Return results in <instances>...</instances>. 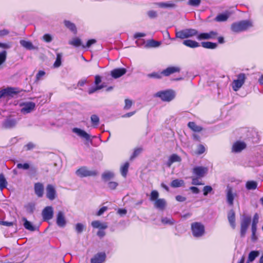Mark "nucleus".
<instances>
[{
	"mask_svg": "<svg viewBox=\"0 0 263 263\" xmlns=\"http://www.w3.org/2000/svg\"><path fill=\"white\" fill-rule=\"evenodd\" d=\"M97 174L96 171H90L86 166H81L76 171V174L81 178L95 176Z\"/></svg>",
	"mask_w": 263,
	"mask_h": 263,
	"instance_id": "7",
	"label": "nucleus"
},
{
	"mask_svg": "<svg viewBox=\"0 0 263 263\" xmlns=\"http://www.w3.org/2000/svg\"><path fill=\"white\" fill-rule=\"evenodd\" d=\"M252 26V23L250 21L244 20L233 23L231 26V29L233 32L238 33L244 31Z\"/></svg>",
	"mask_w": 263,
	"mask_h": 263,
	"instance_id": "2",
	"label": "nucleus"
},
{
	"mask_svg": "<svg viewBox=\"0 0 263 263\" xmlns=\"http://www.w3.org/2000/svg\"><path fill=\"white\" fill-rule=\"evenodd\" d=\"M7 99H10L14 97L19 92V90L17 88L7 87L6 88Z\"/></svg>",
	"mask_w": 263,
	"mask_h": 263,
	"instance_id": "25",
	"label": "nucleus"
},
{
	"mask_svg": "<svg viewBox=\"0 0 263 263\" xmlns=\"http://www.w3.org/2000/svg\"><path fill=\"white\" fill-rule=\"evenodd\" d=\"M125 105L124 106V109L125 110H128L130 108V107L133 105V101L129 99H125Z\"/></svg>",
	"mask_w": 263,
	"mask_h": 263,
	"instance_id": "47",
	"label": "nucleus"
},
{
	"mask_svg": "<svg viewBox=\"0 0 263 263\" xmlns=\"http://www.w3.org/2000/svg\"><path fill=\"white\" fill-rule=\"evenodd\" d=\"M229 18V15L227 13H220L216 16L215 20L216 22H224L226 21Z\"/></svg>",
	"mask_w": 263,
	"mask_h": 263,
	"instance_id": "34",
	"label": "nucleus"
},
{
	"mask_svg": "<svg viewBox=\"0 0 263 263\" xmlns=\"http://www.w3.org/2000/svg\"><path fill=\"white\" fill-rule=\"evenodd\" d=\"M157 5L159 7L165 8H172L175 6V4H174L173 3H172L171 2H168V3L161 2V3H157Z\"/></svg>",
	"mask_w": 263,
	"mask_h": 263,
	"instance_id": "44",
	"label": "nucleus"
},
{
	"mask_svg": "<svg viewBox=\"0 0 263 263\" xmlns=\"http://www.w3.org/2000/svg\"><path fill=\"white\" fill-rule=\"evenodd\" d=\"M96 40L95 39H90L89 40L85 46L83 45V48H89L92 44H94L96 43Z\"/></svg>",
	"mask_w": 263,
	"mask_h": 263,
	"instance_id": "59",
	"label": "nucleus"
},
{
	"mask_svg": "<svg viewBox=\"0 0 263 263\" xmlns=\"http://www.w3.org/2000/svg\"><path fill=\"white\" fill-rule=\"evenodd\" d=\"M180 71V68L178 66H169L162 71L163 76L168 77L171 74Z\"/></svg>",
	"mask_w": 263,
	"mask_h": 263,
	"instance_id": "18",
	"label": "nucleus"
},
{
	"mask_svg": "<svg viewBox=\"0 0 263 263\" xmlns=\"http://www.w3.org/2000/svg\"><path fill=\"white\" fill-rule=\"evenodd\" d=\"M7 58V52L5 50H4L2 52H0V66L3 64Z\"/></svg>",
	"mask_w": 263,
	"mask_h": 263,
	"instance_id": "50",
	"label": "nucleus"
},
{
	"mask_svg": "<svg viewBox=\"0 0 263 263\" xmlns=\"http://www.w3.org/2000/svg\"><path fill=\"white\" fill-rule=\"evenodd\" d=\"M183 44L186 46L191 48H196L199 46V44L198 42L191 40H186L183 41Z\"/></svg>",
	"mask_w": 263,
	"mask_h": 263,
	"instance_id": "29",
	"label": "nucleus"
},
{
	"mask_svg": "<svg viewBox=\"0 0 263 263\" xmlns=\"http://www.w3.org/2000/svg\"><path fill=\"white\" fill-rule=\"evenodd\" d=\"M191 230L193 235L195 237H201L205 232L204 225L199 222H194L191 224Z\"/></svg>",
	"mask_w": 263,
	"mask_h": 263,
	"instance_id": "4",
	"label": "nucleus"
},
{
	"mask_svg": "<svg viewBox=\"0 0 263 263\" xmlns=\"http://www.w3.org/2000/svg\"><path fill=\"white\" fill-rule=\"evenodd\" d=\"M43 39L45 42L49 43L52 41V37L49 34H45L43 35Z\"/></svg>",
	"mask_w": 263,
	"mask_h": 263,
	"instance_id": "60",
	"label": "nucleus"
},
{
	"mask_svg": "<svg viewBox=\"0 0 263 263\" xmlns=\"http://www.w3.org/2000/svg\"><path fill=\"white\" fill-rule=\"evenodd\" d=\"M114 177V174L110 172H106L102 175V178L105 180H109Z\"/></svg>",
	"mask_w": 263,
	"mask_h": 263,
	"instance_id": "55",
	"label": "nucleus"
},
{
	"mask_svg": "<svg viewBox=\"0 0 263 263\" xmlns=\"http://www.w3.org/2000/svg\"><path fill=\"white\" fill-rule=\"evenodd\" d=\"M259 255V252L258 251H251L249 254L247 262L250 263V262L253 261Z\"/></svg>",
	"mask_w": 263,
	"mask_h": 263,
	"instance_id": "30",
	"label": "nucleus"
},
{
	"mask_svg": "<svg viewBox=\"0 0 263 263\" xmlns=\"http://www.w3.org/2000/svg\"><path fill=\"white\" fill-rule=\"evenodd\" d=\"M251 221L250 216H244L240 222V235L241 237H244L247 233L248 227Z\"/></svg>",
	"mask_w": 263,
	"mask_h": 263,
	"instance_id": "8",
	"label": "nucleus"
},
{
	"mask_svg": "<svg viewBox=\"0 0 263 263\" xmlns=\"http://www.w3.org/2000/svg\"><path fill=\"white\" fill-rule=\"evenodd\" d=\"M161 222L164 224H173L175 222L173 218L164 217L161 219Z\"/></svg>",
	"mask_w": 263,
	"mask_h": 263,
	"instance_id": "48",
	"label": "nucleus"
},
{
	"mask_svg": "<svg viewBox=\"0 0 263 263\" xmlns=\"http://www.w3.org/2000/svg\"><path fill=\"white\" fill-rule=\"evenodd\" d=\"M16 167L18 169H23L24 170H28L30 168V165L27 163H25L24 164L17 163L16 165Z\"/></svg>",
	"mask_w": 263,
	"mask_h": 263,
	"instance_id": "51",
	"label": "nucleus"
},
{
	"mask_svg": "<svg viewBox=\"0 0 263 263\" xmlns=\"http://www.w3.org/2000/svg\"><path fill=\"white\" fill-rule=\"evenodd\" d=\"M83 225L82 223H78L76 224V230L78 233H81L83 231Z\"/></svg>",
	"mask_w": 263,
	"mask_h": 263,
	"instance_id": "64",
	"label": "nucleus"
},
{
	"mask_svg": "<svg viewBox=\"0 0 263 263\" xmlns=\"http://www.w3.org/2000/svg\"><path fill=\"white\" fill-rule=\"evenodd\" d=\"M72 132L76 133L78 136L84 139L86 141L90 140V136L85 130L80 128L74 127L72 129Z\"/></svg>",
	"mask_w": 263,
	"mask_h": 263,
	"instance_id": "19",
	"label": "nucleus"
},
{
	"mask_svg": "<svg viewBox=\"0 0 263 263\" xmlns=\"http://www.w3.org/2000/svg\"><path fill=\"white\" fill-rule=\"evenodd\" d=\"M256 231H257V228H251V232H252L251 240L253 242L256 241L258 239L257 236L256 235Z\"/></svg>",
	"mask_w": 263,
	"mask_h": 263,
	"instance_id": "52",
	"label": "nucleus"
},
{
	"mask_svg": "<svg viewBox=\"0 0 263 263\" xmlns=\"http://www.w3.org/2000/svg\"><path fill=\"white\" fill-rule=\"evenodd\" d=\"M129 164L128 162H125L124 165L121 167V173L122 175L125 177L128 172V169Z\"/></svg>",
	"mask_w": 263,
	"mask_h": 263,
	"instance_id": "38",
	"label": "nucleus"
},
{
	"mask_svg": "<svg viewBox=\"0 0 263 263\" xmlns=\"http://www.w3.org/2000/svg\"><path fill=\"white\" fill-rule=\"evenodd\" d=\"M61 59H62V55L61 53H58L57 54V58L55 62L54 63V66L55 67H59L61 65Z\"/></svg>",
	"mask_w": 263,
	"mask_h": 263,
	"instance_id": "49",
	"label": "nucleus"
},
{
	"mask_svg": "<svg viewBox=\"0 0 263 263\" xmlns=\"http://www.w3.org/2000/svg\"><path fill=\"white\" fill-rule=\"evenodd\" d=\"M57 223L60 227H64L66 225V222L65 216L61 211L59 212L57 214Z\"/></svg>",
	"mask_w": 263,
	"mask_h": 263,
	"instance_id": "24",
	"label": "nucleus"
},
{
	"mask_svg": "<svg viewBox=\"0 0 263 263\" xmlns=\"http://www.w3.org/2000/svg\"><path fill=\"white\" fill-rule=\"evenodd\" d=\"M20 106L22 107L21 112L23 114H27L33 111L35 108V104L33 102H28L21 103Z\"/></svg>",
	"mask_w": 263,
	"mask_h": 263,
	"instance_id": "10",
	"label": "nucleus"
},
{
	"mask_svg": "<svg viewBox=\"0 0 263 263\" xmlns=\"http://www.w3.org/2000/svg\"><path fill=\"white\" fill-rule=\"evenodd\" d=\"M35 147V144H34L32 142H30L28 143L27 144H26L24 146V148H25V150L27 151L32 150L33 148H34Z\"/></svg>",
	"mask_w": 263,
	"mask_h": 263,
	"instance_id": "54",
	"label": "nucleus"
},
{
	"mask_svg": "<svg viewBox=\"0 0 263 263\" xmlns=\"http://www.w3.org/2000/svg\"><path fill=\"white\" fill-rule=\"evenodd\" d=\"M23 221H24V226L26 229L29 230L30 231H35L34 227L32 224V223L28 221L26 218H23Z\"/></svg>",
	"mask_w": 263,
	"mask_h": 263,
	"instance_id": "33",
	"label": "nucleus"
},
{
	"mask_svg": "<svg viewBox=\"0 0 263 263\" xmlns=\"http://www.w3.org/2000/svg\"><path fill=\"white\" fill-rule=\"evenodd\" d=\"M155 96L160 98L162 101L170 102L174 99L175 92L173 90L168 89L157 92Z\"/></svg>",
	"mask_w": 263,
	"mask_h": 263,
	"instance_id": "3",
	"label": "nucleus"
},
{
	"mask_svg": "<svg viewBox=\"0 0 263 263\" xmlns=\"http://www.w3.org/2000/svg\"><path fill=\"white\" fill-rule=\"evenodd\" d=\"M147 15L151 18H154L157 16V13L156 11L151 10L148 11Z\"/></svg>",
	"mask_w": 263,
	"mask_h": 263,
	"instance_id": "61",
	"label": "nucleus"
},
{
	"mask_svg": "<svg viewBox=\"0 0 263 263\" xmlns=\"http://www.w3.org/2000/svg\"><path fill=\"white\" fill-rule=\"evenodd\" d=\"M198 31L195 29H186L177 32L176 36L177 38L184 39L198 35Z\"/></svg>",
	"mask_w": 263,
	"mask_h": 263,
	"instance_id": "6",
	"label": "nucleus"
},
{
	"mask_svg": "<svg viewBox=\"0 0 263 263\" xmlns=\"http://www.w3.org/2000/svg\"><path fill=\"white\" fill-rule=\"evenodd\" d=\"M236 195V193L233 192V189L231 186H228L226 190V197L227 202L230 205H233L234 199Z\"/></svg>",
	"mask_w": 263,
	"mask_h": 263,
	"instance_id": "12",
	"label": "nucleus"
},
{
	"mask_svg": "<svg viewBox=\"0 0 263 263\" xmlns=\"http://www.w3.org/2000/svg\"><path fill=\"white\" fill-rule=\"evenodd\" d=\"M17 120L12 115H9L3 122L2 126L4 129L14 128L17 124Z\"/></svg>",
	"mask_w": 263,
	"mask_h": 263,
	"instance_id": "9",
	"label": "nucleus"
},
{
	"mask_svg": "<svg viewBox=\"0 0 263 263\" xmlns=\"http://www.w3.org/2000/svg\"><path fill=\"white\" fill-rule=\"evenodd\" d=\"M36 173L37 168L35 167H31L28 172V175L30 176H34Z\"/></svg>",
	"mask_w": 263,
	"mask_h": 263,
	"instance_id": "58",
	"label": "nucleus"
},
{
	"mask_svg": "<svg viewBox=\"0 0 263 263\" xmlns=\"http://www.w3.org/2000/svg\"><path fill=\"white\" fill-rule=\"evenodd\" d=\"M34 192L39 197H42L44 194V185L42 183L37 182L34 185Z\"/></svg>",
	"mask_w": 263,
	"mask_h": 263,
	"instance_id": "21",
	"label": "nucleus"
},
{
	"mask_svg": "<svg viewBox=\"0 0 263 263\" xmlns=\"http://www.w3.org/2000/svg\"><path fill=\"white\" fill-rule=\"evenodd\" d=\"M184 182L183 180L175 179L171 183V186L172 187H178L184 186Z\"/></svg>",
	"mask_w": 263,
	"mask_h": 263,
	"instance_id": "32",
	"label": "nucleus"
},
{
	"mask_svg": "<svg viewBox=\"0 0 263 263\" xmlns=\"http://www.w3.org/2000/svg\"><path fill=\"white\" fill-rule=\"evenodd\" d=\"M91 226L94 228H98L102 230L106 229L108 226L106 222L101 223L99 220H95L91 222Z\"/></svg>",
	"mask_w": 263,
	"mask_h": 263,
	"instance_id": "26",
	"label": "nucleus"
},
{
	"mask_svg": "<svg viewBox=\"0 0 263 263\" xmlns=\"http://www.w3.org/2000/svg\"><path fill=\"white\" fill-rule=\"evenodd\" d=\"M106 258V254L104 252H99L95 254L90 259L91 263H103L105 261Z\"/></svg>",
	"mask_w": 263,
	"mask_h": 263,
	"instance_id": "15",
	"label": "nucleus"
},
{
	"mask_svg": "<svg viewBox=\"0 0 263 263\" xmlns=\"http://www.w3.org/2000/svg\"><path fill=\"white\" fill-rule=\"evenodd\" d=\"M90 120L92 126L97 127L99 124L100 119L97 115H92L90 117Z\"/></svg>",
	"mask_w": 263,
	"mask_h": 263,
	"instance_id": "40",
	"label": "nucleus"
},
{
	"mask_svg": "<svg viewBox=\"0 0 263 263\" xmlns=\"http://www.w3.org/2000/svg\"><path fill=\"white\" fill-rule=\"evenodd\" d=\"M201 0H189V4L192 6L198 7L200 5Z\"/></svg>",
	"mask_w": 263,
	"mask_h": 263,
	"instance_id": "57",
	"label": "nucleus"
},
{
	"mask_svg": "<svg viewBox=\"0 0 263 263\" xmlns=\"http://www.w3.org/2000/svg\"><path fill=\"white\" fill-rule=\"evenodd\" d=\"M42 215L44 221H48L53 216V211L51 206H46L42 211Z\"/></svg>",
	"mask_w": 263,
	"mask_h": 263,
	"instance_id": "17",
	"label": "nucleus"
},
{
	"mask_svg": "<svg viewBox=\"0 0 263 263\" xmlns=\"http://www.w3.org/2000/svg\"><path fill=\"white\" fill-rule=\"evenodd\" d=\"M69 43V44L75 47H79L82 44L81 40L78 37L73 39L72 40L70 41Z\"/></svg>",
	"mask_w": 263,
	"mask_h": 263,
	"instance_id": "45",
	"label": "nucleus"
},
{
	"mask_svg": "<svg viewBox=\"0 0 263 263\" xmlns=\"http://www.w3.org/2000/svg\"><path fill=\"white\" fill-rule=\"evenodd\" d=\"M127 70L124 68H116L111 71V76L115 79H117L125 74Z\"/></svg>",
	"mask_w": 263,
	"mask_h": 263,
	"instance_id": "20",
	"label": "nucleus"
},
{
	"mask_svg": "<svg viewBox=\"0 0 263 263\" xmlns=\"http://www.w3.org/2000/svg\"><path fill=\"white\" fill-rule=\"evenodd\" d=\"M159 194L157 190H153L150 194L149 200L154 201V204L156 208L163 210L166 205V201L164 198H158Z\"/></svg>",
	"mask_w": 263,
	"mask_h": 263,
	"instance_id": "1",
	"label": "nucleus"
},
{
	"mask_svg": "<svg viewBox=\"0 0 263 263\" xmlns=\"http://www.w3.org/2000/svg\"><path fill=\"white\" fill-rule=\"evenodd\" d=\"M7 185V181L3 173L0 174V189L1 190L6 188Z\"/></svg>",
	"mask_w": 263,
	"mask_h": 263,
	"instance_id": "35",
	"label": "nucleus"
},
{
	"mask_svg": "<svg viewBox=\"0 0 263 263\" xmlns=\"http://www.w3.org/2000/svg\"><path fill=\"white\" fill-rule=\"evenodd\" d=\"M148 78L156 79H160L162 78L163 74L162 73V71L160 72H154L151 73H149L147 75Z\"/></svg>",
	"mask_w": 263,
	"mask_h": 263,
	"instance_id": "42",
	"label": "nucleus"
},
{
	"mask_svg": "<svg viewBox=\"0 0 263 263\" xmlns=\"http://www.w3.org/2000/svg\"><path fill=\"white\" fill-rule=\"evenodd\" d=\"M218 36V33L216 31H211L208 33H201L198 34L197 38L198 40H209L216 39Z\"/></svg>",
	"mask_w": 263,
	"mask_h": 263,
	"instance_id": "11",
	"label": "nucleus"
},
{
	"mask_svg": "<svg viewBox=\"0 0 263 263\" xmlns=\"http://www.w3.org/2000/svg\"><path fill=\"white\" fill-rule=\"evenodd\" d=\"M143 148L142 147H137L134 149L133 154L130 157V160H133L136 157L138 156L142 152Z\"/></svg>",
	"mask_w": 263,
	"mask_h": 263,
	"instance_id": "37",
	"label": "nucleus"
},
{
	"mask_svg": "<svg viewBox=\"0 0 263 263\" xmlns=\"http://www.w3.org/2000/svg\"><path fill=\"white\" fill-rule=\"evenodd\" d=\"M199 178L197 177H192V184L195 185H202V183L201 181L199 180Z\"/></svg>",
	"mask_w": 263,
	"mask_h": 263,
	"instance_id": "53",
	"label": "nucleus"
},
{
	"mask_svg": "<svg viewBox=\"0 0 263 263\" xmlns=\"http://www.w3.org/2000/svg\"><path fill=\"white\" fill-rule=\"evenodd\" d=\"M202 46L206 49H215L217 47V45L215 43L211 42H201Z\"/></svg>",
	"mask_w": 263,
	"mask_h": 263,
	"instance_id": "31",
	"label": "nucleus"
},
{
	"mask_svg": "<svg viewBox=\"0 0 263 263\" xmlns=\"http://www.w3.org/2000/svg\"><path fill=\"white\" fill-rule=\"evenodd\" d=\"M246 188L249 190H255L257 186V183L255 181H248L246 184Z\"/></svg>",
	"mask_w": 263,
	"mask_h": 263,
	"instance_id": "36",
	"label": "nucleus"
},
{
	"mask_svg": "<svg viewBox=\"0 0 263 263\" xmlns=\"http://www.w3.org/2000/svg\"><path fill=\"white\" fill-rule=\"evenodd\" d=\"M20 44L23 47H24L28 49H33V46L31 42L26 41L25 40H21L20 41Z\"/></svg>",
	"mask_w": 263,
	"mask_h": 263,
	"instance_id": "41",
	"label": "nucleus"
},
{
	"mask_svg": "<svg viewBox=\"0 0 263 263\" xmlns=\"http://www.w3.org/2000/svg\"><path fill=\"white\" fill-rule=\"evenodd\" d=\"M45 74V72L43 70H40L38 73L36 74L35 77V80L39 81L41 79V77L44 76Z\"/></svg>",
	"mask_w": 263,
	"mask_h": 263,
	"instance_id": "63",
	"label": "nucleus"
},
{
	"mask_svg": "<svg viewBox=\"0 0 263 263\" xmlns=\"http://www.w3.org/2000/svg\"><path fill=\"white\" fill-rule=\"evenodd\" d=\"M247 145L245 142L237 141L232 145V152L234 153H239L245 149Z\"/></svg>",
	"mask_w": 263,
	"mask_h": 263,
	"instance_id": "16",
	"label": "nucleus"
},
{
	"mask_svg": "<svg viewBox=\"0 0 263 263\" xmlns=\"http://www.w3.org/2000/svg\"><path fill=\"white\" fill-rule=\"evenodd\" d=\"M64 24L65 26L67 28H68L71 32H72L74 34L77 33V30L74 24L67 20H65L64 21Z\"/></svg>",
	"mask_w": 263,
	"mask_h": 263,
	"instance_id": "28",
	"label": "nucleus"
},
{
	"mask_svg": "<svg viewBox=\"0 0 263 263\" xmlns=\"http://www.w3.org/2000/svg\"><path fill=\"white\" fill-rule=\"evenodd\" d=\"M228 219L231 227L234 229L236 227L235 213L233 209L230 210L228 213Z\"/></svg>",
	"mask_w": 263,
	"mask_h": 263,
	"instance_id": "22",
	"label": "nucleus"
},
{
	"mask_svg": "<svg viewBox=\"0 0 263 263\" xmlns=\"http://www.w3.org/2000/svg\"><path fill=\"white\" fill-rule=\"evenodd\" d=\"M247 77L245 73H240L237 76V79L234 80L232 83V89L234 91H237L244 84Z\"/></svg>",
	"mask_w": 263,
	"mask_h": 263,
	"instance_id": "5",
	"label": "nucleus"
},
{
	"mask_svg": "<svg viewBox=\"0 0 263 263\" xmlns=\"http://www.w3.org/2000/svg\"><path fill=\"white\" fill-rule=\"evenodd\" d=\"M181 161V157L176 154H173L170 156L168 161L166 162L167 167H171L172 164L175 162H180Z\"/></svg>",
	"mask_w": 263,
	"mask_h": 263,
	"instance_id": "23",
	"label": "nucleus"
},
{
	"mask_svg": "<svg viewBox=\"0 0 263 263\" xmlns=\"http://www.w3.org/2000/svg\"><path fill=\"white\" fill-rule=\"evenodd\" d=\"M208 169L206 167L196 166L193 169V173L198 178H202L207 173Z\"/></svg>",
	"mask_w": 263,
	"mask_h": 263,
	"instance_id": "13",
	"label": "nucleus"
},
{
	"mask_svg": "<svg viewBox=\"0 0 263 263\" xmlns=\"http://www.w3.org/2000/svg\"><path fill=\"white\" fill-rule=\"evenodd\" d=\"M213 190L212 187L210 185H206L203 188V195L206 196L209 193H211Z\"/></svg>",
	"mask_w": 263,
	"mask_h": 263,
	"instance_id": "56",
	"label": "nucleus"
},
{
	"mask_svg": "<svg viewBox=\"0 0 263 263\" xmlns=\"http://www.w3.org/2000/svg\"><path fill=\"white\" fill-rule=\"evenodd\" d=\"M187 126L194 132H200L203 130L201 126L197 125L194 122H189Z\"/></svg>",
	"mask_w": 263,
	"mask_h": 263,
	"instance_id": "27",
	"label": "nucleus"
},
{
	"mask_svg": "<svg viewBox=\"0 0 263 263\" xmlns=\"http://www.w3.org/2000/svg\"><path fill=\"white\" fill-rule=\"evenodd\" d=\"M205 148L203 144H199L197 146V149L195 152V154L196 155H200L203 154L205 152Z\"/></svg>",
	"mask_w": 263,
	"mask_h": 263,
	"instance_id": "39",
	"label": "nucleus"
},
{
	"mask_svg": "<svg viewBox=\"0 0 263 263\" xmlns=\"http://www.w3.org/2000/svg\"><path fill=\"white\" fill-rule=\"evenodd\" d=\"M46 197L50 200H54L57 196L56 190L52 184H49L46 188Z\"/></svg>",
	"mask_w": 263,
	"mask_h": 263,
	"instance_id": "14",
	"label": "nucleus"
},
{
	"mask_svg": "<svg viewBox=\"0 0 263 263\" xmlns=\"http://www.w3.org/2000/svg\"><path fill=\"white\" fill-rule=\"evenodd\" d=\"M104 87V85L102 84L100 85L96 86L95 87H91L88 89V93L90 95L92 94L98 90L101 89Z\"/></svg>",
	"mask_w": 263,
	"mask_h": 263,
	"instance_id": "43",
	"label": "nucleus"
},
{
	"mask_svg": "<svg viewBox=\"0 0 263 263\" xmlns=\"http://www.w3.org/2000/svg\"><path fill=\"white\" fill-rule=\"evenodd\" d=\"M259 221V216L257 213H255L253 216L251 224V228H257V225Z\"/></svg>",
	"mask_w": 263,
	"mask_h": 263,
	"instance_id": "46",
	"label": "nucleus"
},
{
	"mask_svg": "<svg viewBox=\"0 0 263 263\" xmlns=\"http://www.w3.org/2000/svg\"><path fill=\"white\" fill-rule=\"evenodd\" d=\"M108 209L107 206H103L99 209L98 212L96 214V215L98 216H100L102 215L105 212H106Z\"/></svg>",
	"mask_w": 263,
	"mask_h": 263,
	"instance_id": "62",
	"label": "nucleus"
}]
</instances>
